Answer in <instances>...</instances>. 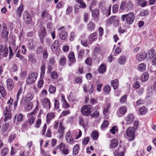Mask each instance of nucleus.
<instances>
[{
  "instance_id": "obj_1",
  "label": "nucleus",
  "mask_w": 156,
  "mask_h": 156,
  "mask_svg": "<svg viewBox=\"0 0 156 156\" xmlns=\"http://www.w3.org/2000/svg\"><path fill=\"white\" fill-rule=\"evenodd\" d=\"M135 16L133 12H130L128 14L122 15L121 16L122 21L128 24H131L135 19Z\"/></svg>"
},
{
  "instance_id": "obj_2",
  "label": "nucleus",
  "mask_w": 156,
  "mask_h": 156,
  "mask_svg": "<svg viewBox=\"0 0 156 156\" xmlns=\"http://www.w3.org/2000/svg\"><path fill=\"white\" fill-rule=\"evenodd\" d=\"M133 7V5L130 1H129L127 3L122 2L121 3L119 11L121 12H123L124 10L131 11Z\"/></svg>"
},
{
  "instance_id": "obj_3",
  "label": "nucleus",
  "mask_w": 156,
  "mask_h": 156,
  "mask_svg": "<svg viewBox=\"0 0 156 156\" xmlns=\"http://www.w3.org/2000/svg\"><path fill=\"white\" fill-rule=\"evenodd\" d=\"M92 106L90 105H83L81 109V113L84 115L88 116L91 113Z\"/></svg>"
},
{
  "instance_id": "obj_4",
  "label": "nucleus",
  "mask_w": 156,
  "mask_h": 156,
  "mask_svg": "<svg viewBox=\"0 0 156 156\" xmlns=\"http://www.w3.org/2000/svg\"><path fill=\"white\" fill-rule=\"evenodd\" d=\"M136 127L133 128L132 126L129 127L126 131V135L129 137H133L129 140L130 141H133L134 138L135 133Z\"/></svg>"
},
{
  "instance_id": "obj_5",
  "label": "nucleus",
  "mask_w": 156,
  "mask_h": 156,
  "mask_svg": "<svg viewBox=\"0 0 156 156\" xmlns=\"http://www.w3.org/2000/svg\"><path fill=\"white\" fill-rule=\"evenodd\" d=\"M37 77V74L36 72H34L30 74L28 76L26 83L28 84H32L36 80Z\"/></svg>"
},
{
  "instance_id": "obj_6",
  "label": "nucleus",
  "mask_w": 156,
  "mask_h": 156,
  "mask_svg": "<svg viewBox=\"0 0 156 156\" xmlns=\"http://www.w3.org/2000/svg\"><path fill=\"white\" fill-rule=\"evenodd\" d=\"M23 18L24 21L26 23L29 24L31 23L32 19L28 11H25L24 12Z\"/></svg>"
},
{
  "instance_id": "obj_7",
  "label": "nucleus",
  "mask_w": 156,
  "mask_h": 156,
  "mask_svg": "<svg viewBox=\"0 0 156 156\" xmlns=\"http://www.w3.org/2000/svg\"><path fill=\"white\" fill-rule=\"evenodd\" d=\"M64 129H65L63 126L62 122H60L59 123L58 129V133L60 134V135L58 136V138L59 139H61L62 138Z\"/></svg>"
},
{
  "instance_id": "obj_8",
  "label": "nucleus",
  "mask_w": 156,
  "mask_h": 156,
  "mask_svg": "<svg viewBox=\"0 0 156 156\" xmlns=\"http://www.w3.org/2000/svg\"><path fill=\"white\" fill-rule=\"evenodd\" d=\"M42 105L47 109H49L51 107L50 100L47 98H44L42 100Z\"/></svg>"
},
{
  "instance_id": "obj_9",
  "label": "nucleus",
  "mask_w": 156,
  "mask_h": 156,
  "mask_svg": "<svg viewBox=\"0 0 156 156\" xmlns=\"http://www.w3.org/2000/svg\"><path fill=\"white\" fill-rule=\"evenodd\" d=\"M0 52L3 53L2 55L3 57H6L7 56L8 48L5 45L0 44Z\"/></svg>"
},
{
  "instance_id": "obj_10",
  "label": "nucleus",
  "mask_w": 156,
  "mask_h": 156,
  "mask_svg": "<svg viewBox=\"0 0 156 156\" xmlns=\"http://www.w3.org/2000/svg\"><path fill=\"white\" fill-rule=\"evenodd\" d=\"M45 30V28L41 27L40 28L39 31V36L41 42H42L44 37L46 35V32Z\"/></svg>"
},
{
  "instance_id": "obj_11",
  "label": "nucleus",
  "mask_w": 156,
  "mask_h": 156,
  "mask_svg": "<svg viewBox=\"0 0 156 156\" xmlns=\"http://www.w3.org/2000/svg\"><path fill=\"white\" fill-rule=\"evenodd\" d=\"M146 54L144 52H141L137 54L136 56V59L139 61H141L144 60L146 57Z\"/></svg>"
},
{
  "instance_id": "obj_12",
  "label": "nucleus",
  "mask_w": 156,
  "mask_h": 156,
  "mask_svg": "<svg viewBox=\"0 0 156 156\" xmlns=\"http://www.w3.org/2000/svg\"><path fill=\"white\" fill-rule=\"evenodd\" d=\"M16 118L17 121L21 122L23 119V115L21 113L16 114L14 117L13 119V121L14 123H15L16 121Z\"/></svg>"
},
{
  "instance_id": "obj_13",
  "label": "nucleus",
  "mask_w": 156,
  "mask_h": 156,
  "mask_svg": "<svg viewBox=\"0 0 156 156\" xmlns=\"http://www.w3.org/2000/svg\"><path fill=\"white\" fill-rule=\"evenodd\" d=\"M134 117L132 114L128 115L126 118V123L127 124H130L134 119Z\"/></svg>"
},
{
  "instance_id": "obj_14",
  "label": "nucleus",
  "mask_w": 156,
  "mask_h": 156,
  "mask_svg": "<svg viewBox=\"0 0 156 156\" xmlns=\"http://www.w3.org/2000/svg\"><path fill=\"white\" fill-rule=\"evenodd\" d=\"M97 34L96 32H94L93 33L90 34L89 37V40L90 44L92 42L95 41L97 40Z\"/></svg>"
},
{
  "instance_id": "obj_15",
  "label": "nucleus",
  "mask_w": 156,
  "mask_h": 156,
  "mask_svg": "<svg viewBox=\"0 0 156 156\" xmlns=\"http://www.w3.org/2000/svg\"><path fill=\"white\" fill-rule=\"evenodd\" d=\"M7 86L9 90H11L14 87L13 82L11 79H8L7 80Z\"/></svg>"
},
{
  "instance_id": "obj_16",
  "label": "nucleus",
  "mask_w": 156,
  "mask_h": 156,
  "mask_svg": "<svg viewBox=\"0 0 156 156\" xmlns=\"http://www.w3.org/2000/svg\"><path fill=\"white\" fill-rule=\"evenodd\" d=\"M34 114V112H32L29 113L28 115V116L29 117L28 123L30 125L34 123L35 121V116L33 115Z\"/></svg>"
},
{
  "instance_id": "obj_17",
  "label": "nucleus",
  "mask_w": 156,
  "mask_h": 156,
  "mask_svg": "<svg viewBox=\"0 0 156 156\" xmlns=\"http://www.w3.org/2000/svg\"><path fill=\"white\" fill-rule=\"evenodd\" d=\"M156 55V53H155V51L153 49H151V50H149L147 52V54L146 55L147 56V57L150 58L151 59V60L153 58L154 56H155Z\"/></svg>"
},
{
  "instance_id": "obj_18",
  "label": "nucleus",
  "mask_w": 156,
  "mask_h": 156,
  "mask_svg": "<svg viewBox=\"0 0 156 156\" xmlns=\"http://www.w3.org/2000/svg\"><path fill=\"white\" fill-rule=\"evenodd\" d=\"M3 26V28L2 31V33L1 36L2 37L7 38L8 34V32L7 31V29L6 25L5 24H4Z\"/></svg>"
},
{
  "instance_id": "obj_19",
  "label": "nucleus",
  "mask_w": 156,
  "mask_h": 156,
  "mask_svg": "<svg viewBox=\"0 0 156 156\" xmlns=\"http://www.w3.org/2000/svg\"><path fill=\"white\" fill-rule=\"evenodd\" d=\"M106 70V64L104 63L100 66L98 68L99 72L101 74L105 72Z\"/></svg>"
},
{
  "instance_id": "obj_20",
  "label": "nucleus",
  "mask_w": 156,
  "mask_h": 156,
  "mask_svg": "<svg viewBox=\"0 0 156 156\" xmlns=\"http://www.w3.org/2000/svg\"><path fill=\"white\" fill-rule=\"evenodd\" d=\"M59 44V41L58 40H55L52 45L51 47L52 50L53 51L57 50Z\"/></svg>"
},
{
  "instance_id": "obj_21",
  "label": "nucleus",
  "mask_w": 156,
  "mask_h": 156,
  "mask_svg": "<svg viewBox=\"0 0 156 156\" xmlns=\"http://www.w3.org/2000/svg\"><path fill=\"white\" fill-rule=\"evenodd\" d=\"M66 139L67 141L70 143H72L73 142L74 140L72 138V137L70 133V132L68 131L66 134Z\"/></svg>"
},
{
  "instance_id": "obj_22",
  "label": "nucleus",
  "mask_w": 156,
  "mask_h": 156,
  "mask_svg": "<svg viewBox=\"0 0 156 156\" xmlns=\"http://www.w3.org/2000/svg\"><path fill=\"white\" fill-rule=\"evenodd\" d=\"M61 101L62 102V106L64 108L67 109L70 107V105L65 100L64 96H62L61 97Z\"/></svg>"
},
{
  "instance_id": "obj_23",
  "label": "nucleus",
  "mask_w": 156,
  "mask_h": 156,
  "mask_svg": "<svg viewBox=\"0 0 156 156\" xmlns=\"http://www.w3.org/2000/svg\"><path fill=\"white\" fill-rule=\"evenodd\" d=\"M5 118V120L7 121V120L10 119L12 117V115L11 113L7 110V107H6V110L4 112Z\"/></svg>"
},
{
  "instance_id": "obj_24",
  "label": "nucleus",
  "mask_w": 156,
  "mask_h": 156,
  "mask_svg": "<svg viewBox=\"0 0 156 156\" xmlns=\"http://www.w3.org/2000/svg\"><path fill=\"white\" fill-rule=\"evenodd\" d=\"M119 81L118 80H114L111 81V86L113 87L114 90L118 88Z\"/></svg>"
},
{
  "instance_id": "obj_25",
  "label": "nucleus",
  "mask_w": 156,
  "mask_h": 156,
  "mask_svg": "<svg viewBox=\"0 0 156 156\" xmlns=\"http://www.w3.org/2000/svg\"><path fill=\"white\" fill-rule=\"evenodd\" d=\"M33 104L32 102L26 101L25 103V109L26 110H30L33 108Z\"/></svg>"
},
{
  "instance_id": "obj_26",
  "label": "nucleus",
  "mask_w": 156,
  "mask_h": 156,
  "mask_svg": "<svg viewBox=\"0 0 156 156\" xmlns=\"http://www.w3.org/2000/svg\"><path fill=\"white\" fill-rule=\"evenodd\" d=\"M0 93L3 98L5 97L6 95V91L3 85H0Z\"/></svg>"
},
{
  "instance_id": "obj_27",
  "label": "nucleus",
  "mask_w": 156,
  "mask_h": 156,
  "mask_svg": "<svg viewBox=\"0 0 156 156\" xmlns=\"http://www.w3.org/2000/svg\"><path fill=\"white\" fill-rule=\"evenodd\" d=\"M126 58L125 56H122L120 57L118 60V63L120 65L124 64L126 62Z\"/></svg>"
},
{
  "instance_id": "obj_28",
  "label": "nucleus",
  "mask_w": 156,
  "mask_h": 156,
  "mask_svg": "<svg viewBox=\"0 0 156 156\" xmlns=\"http://www.w3.org/2000/svg\"><path fill=\"white\" fill-rule=\"evenodd\" d=\"M27 45L30 50H34L35 46V42L33 40H31L28 43Z\"/></svg>"
},
{
  "instance_id": "obj_29",
  "label": "nucleus",
  "mask_w": 156,
  "mask_h": 156,
  "mask_svg": "<svg viewBox=\"0 0 156 156\" xmlns=\"http://www.w3.org/2000/svg\"><path fill=\"white\" fill-rule=\"evenodd\" d=\"M92 16H93L94 19H96L98 18V16L99 11L98 9H96L95 10H91Z\"/></svg>"
},
{
  "instance_id": "obj_30",
  "label": "nucleus",
  "mask_w": 156,
  "mask_h": 156,
  "mask_svg": "<svg viewBox=\"0 0 156 156\" xmlns=\"http://www.w3.org/2000/svg\"><path fill=\"white\" fill-rule=\"evenodd\" d=\"M66 58L64 56L60 57L59 60V64L61 66H63L66 63Z\"/></svg>"
},
{
  "instance_id": "obj_31",
  "label": "nucleus",
  "mask_w": 156,
  "mask_h": 156,
  "mask_svg": "<svg viewBox=\"0 0 156 156\" xmlns=\"http://www.w3.org/2000/svg\"><path fill=\"white\" fill-rule=\"evenodd\" d=\"M149 75L147 72H145L141 76V79L142 82H145L149 79Z\"/></svg>"
},
{
  "instance_id": "obj_32",
  "label": "nucleus",
  "mask_w": 156,
  "mask_h": 156,
  "mask_svg": "<svg viewBox=\"0 0 156 156\" xmlns=\"http://www.w3.org/2000/svg\"><path fill=\"white\" fill-rule=\"evenodd\" d=\"M95 27V23L91 22H89L87 25V28L88 30L91 31L92 30H94Z\"/></svg>"
},
{
  "instance_id": "obj_33",
  "label": "nucleus",
  "mask_w": 156,
  "mask_h": 156,
  "mask_svg": "<svg viewBox=\"0 0 156 156\" xmlns=\"http://www.w3.org/2000/svg\"><path fill=\"white\" fill-rule=\"evenodd\" d=\"M67 34L66 32L63 30L60 31L59 36L60 38L63 40H65L67 37Z\"/></svg>"
},
{
  "instance_id": "obj_34",
  "label": "nucleus",
  "mask_w": 156,
  "mask_h": 156,
  "mask_svg": "<svg viewBox=\"0 0 156 156\" xmlns=\"http://www.w3.org/2000/svg\"><path fill=\"white\" fill-rule=\"evenodd\" d=\"M139 114L141 115H143L145 114L147 111V109L144 106L140 107L139 110Z\"/></svg>"
},
{
  "instance_id": "obj_35",
  "label": "nucleus",
  "mask_w": 156,
  "mask_h": 156,
  "mask_svg": "<svg viewBox=\"0 0 156 156\" xmlns=\"http://www.w3.org/2000/svg\"><path fill=\"white\" fill-rule=\"evenodd\" d=\"M118 144L117 140L115 139H113L111 141L110 146L112 148L118 146Z\"/></svg>"
},
{
  "instance_id": "obj_36",
  "label": "nucleus",
  "mask_w": 156,
  "mask_h": 156,
  "mask_svg": "<svg viewBox=\"0 0 156 156\" xmlns=\"http://www.w3.org/2000/svg\"><path fill=\"white\" fill-rule=\"evenodd\" d=\"M69 60L71 63H74L76 62L75 59V57L74 53L73 52H72L68 56Z\"/></svg>"
},
{
  "instance_id": "obj_37",
  "label": "nucleus",
  "mask_w": 156,
  "mask_h": 156,
  "mask_svg": "<svg viewBox=\"0 0 156 156\" xmlns=\"http://www.w3.org/2000/svg\"><path fill=\"white\" fill-rule=\"evenodd\" d=\"M55 117L54 114L53 112L49 113L47 115V122L48 123Z\"/></svg>"
},
{
  "instance_id": "obj_38",
  "label": "nucleus",
  "mask_w": 156,
  "mask_h": 156,
  "mask_svg": "<svg viewBox=\"0 0 156 156\" xmlns=\"http://www.w3.org/2000/svg\"><path fill=\"white\" fill-rule=\"evenodd\" d=\"M45 66L44 64H42L41 67V77L43 78L45 74Z\"/></svg>"
},
{
  "instance_id": "obj_39",
  "label": "nucleus",
  "mask_w": 156,
  "mask_h": 156,
  "mask_svg": "<svg viewBox=\"0 0 156 156\" xmlns=\"http://www.w3.org/2000/svg\"><path fill=\"white\" fill-rule=\"evenodd\" d=\"M111 88L110 85H105L103 88L104 92L106 94L109 93L111 91Z\"/></svg>"
},
{
  "instance_id": "obj_40",
  "label": "nucleus",
  "mask_w": 156,
  "mask_h": 156,
  "mask_svg": "<svg viewBox=\"0 0 156 156\" xmlns=\"http://www.w3.org/2000/svg\"><path fill=\"white\" fill-rule=\"evenodd\" d=\"M146 69V65L144 63H141L138 66V69L140 71H144Z\"/></svg>"
},
{
  "instance_id": "obj_41",
  "label": "nucleus",
  "mask_w": 156,
  "mask_h": 156,
  "mask_svg": "<svg viewBox=\"0 0 156 156\" xmlns=\"http://www.w3.org/2000/svg\"><path fill=\"white\" fill-rule=\"evenodd\" d=\"M147 2L146 0H137V4L138 5L142 7L146 6Z\"/></svg>"
},
{
  "instance_id": "obj_42",
  "label": "nucleus",
  "mask_w": 156,
  "mask_h": 156,
  "mask_svg": "<svg viewBox=\"0 0 156 156\" xmlns=\"http://www.w3.org/2000/svg\"><path fill=\"white\" fill-rule=\"evenodd\" d=\"M23 5L21 4L20 6L17 9V13L19 17H20L21 15L22 12L23 10Z\"/></svg>"
},
{
  "instance_id": "obj_43",
  "label": "nucleus",
  "mask_w": 156,
  "mask_h": 156,
  "mask_svg": "<svg viewBox=\"0 0 156 156\" xmlns=\"http://www.w3.org/2000/svg\"><path fill=\"white\" fill-rule=\"evenodd\" d=\"M81 44L84 46L87 47L88 44L87 43L86 38L84 37H81L80 38Z\"/></svg>"
},
{
  "instance_id": "obj_44",
  "label": "nucleus",
  "mask_w": 156,
  "mask_h": 156,
  "mask_svg": "<svg viewBox=\"0 0 156 156\" xmlns=\"http://www.w3.org/2000/svg\"><path fill=\"white\" fill-rule=\"evenodd\" d=\"M33 94L32 93H28L26 96V98L25 99V101L30 102L33 98Z\"/></svg>"
},
{
  "instance_id": "obj_45",
  "label": "nucleus",
  "mask_w": 156,
  "mask_h": 156,
  "mask_svg": "<svg viewBox=\"0 0 156 156\" xmlns=\"http://www.w3.org/2000/svg\"><path fill=\"white\" fill-rule=\"evenodd\" d=\"M79 148V145L77 144L74 146L73 149V155H76L78 153Z\"/></svg>"
},
{
  "instance_id": "obj_46",
  "label": "nucleus",
  "mask_w": 156,
  "mask_h": 156,
  "mask_svg": "<svg viewBox=\"0 0 156 156\" xmlns=\"http://www.w3.org/2000/svg\"><path fill=\"white\" fill-rule=\"evenodd\" d=\"M76 1L80 4V8H84L86 7V4L83 2V0H76Z\"/></svg>"
},
{
  "instance_id": "obj_47",
  "label": "nucleus",
  "mask_w": 156,
  "mask_h": 156,
  "mask_svg": "<svg viewBox=\"0 0 156 156\" xmlns=\"http://www.w3.org/2000/svg\"><path fill=\"white\" fill-rule=\"evenodd\" d=\"M119 112L120 114L124 115L125 114L127 111L126 108L124 106H121L119 108Z\"/></svg>"
},
{
  "instance_id": "obj_48",
  "label": "nucleus",
  "mask_w": 156,
  "mask_h": 156,
  "mask_svg": "<svg viewBox=\"0 0 156 156\" xmlns=\"http://www.w3.org/2000/svg\"><path fill=\"white\" fill-rule=\"evenodd\" d=\"M9 125V123H8L3 124L2 126V131L4 132L6 131L8 128Z\"/></svg>"
},
{
  "instance_id": "obj_49",
  "label": "nucleus",
  "mask_w": 156,
  "mask_h": 156,
  "mask_svg": "<svg viewBox=\"0 0 156 156\" xmlns=\"http://www.w3.org/2000/svg\"><path fill=\"white\" fill-rule=\"evenodd\" d=\"M56 90V87L54 86L51 85L49 88V91L50 93L53 94L55 92Z\"/></svg>"
},
{
  "instance_id": "obj_50",
  "label": "nucleus",
  "mask_w": 156,
  "mask_h": 156,
  "mask_svg": "<svg viewBox=\"0 0 156 156\" xmlns=\"http://www.w3.org/2000/svg\"><path fill=\"white\" fill-rule=\"evenodd\" d=\"M92 136L94 140H97L98 138V133L96 131L92 133Z\"/></svg>"
},
{
  "instance_id": "obj_51",
  "label": "nucleus",
  "mask_w": 156,
  "mask_h": 156,
  "mask_svg": "<svg viewBox=\"0 0 156 156\" xmlns=\"http://www.w3.org/2000/svg\"><path fill=\"white\" fill-rule=\"evenodd\" d=\"M54 108L56 109L59 108V102L57 99H55L54 100Z\"/></svg>"
},
{
  "instance_id": "obj_52",
  "label": "nucleus",
  "mask_w": 156,
  "mask_h": 156,
  "mask_svg": "<svg viewBox=\"0 0 156 156\" xmlns=\"http://www.w3.org/2000/svg\"><path fill=\"white\" fill-rule=\"evenodd\" d=\"M8 152V149L6 147L2 149L1 152V154L3 156H4L6 155Z\"/></svg>"
},
{
  "instance_id": "obj_53",
  "label": "nucleus",
  "mask_w": 156,
  "mask_h": 156,
  "mask_svg": "<svg viewBox=\"0 0 156 156\" xmlns=\"http://www.w3.org/2000/svg\"><path fill=\"white\" fill-rule=\"evenodd\" d=\"M51 76L53 79H56L58 76V73L56 71H53L51 73Z\"/></svg>"
},
{
  "instance_id": "obj_54",
  "label": "nucleus",
  "mask_w": 156,
  "mask_h": 156,
  "mask_svg": "<svg viewBox=\"0 0 156 156\" xmlns=\"http://www.w3.org/2000/svg\"><path fill=\"white\" fill-rule=\"evenodd\" d=\"M85 63L89 66L91 65L92 64V60L91 58L88 57L85 60Z\"/></svg>"
},
{
  "instance_id": "obj_55",
  "label": "nucleus",
  "mask_w": 156,
  "mask_h": 156,
  "mask_svg": "<svg viewBox=\"0 0 156 156\" xmlns=\"http://www.w3.org/2000/svg\"><path fill=\"white\" fill-rule=\"evenodd\" d=\"M42 52V47L41 45L38 46L36 49V52L37 54H40Z\"/></svg>"
},
{
  "instance_id": "obj_56",
  "label": "nucleus",
  "mask_w": 156,
  "mask_h": 156,
  "mask_svg": "<svg viewBox=\"0 0 156 156\" xmlns=\"http://www.w3.org/2000/svg\"><path fill=\"white\" fill-rule=\"evenodd\" d=\"M16 135L15 134H13L11 135L9 137V142H12L14 139L16 138Z\"/></svg>"
},
{
  "instance_id": "obj_57",
  "label": "nucleus",
  "mask_w": 156,
  "mask_h": 156,
  "mask_svg": "<svg viewBox=\"0 0 156 156\" xmlns=\"http://www.w3.org/2000/svg\"><path fill=\"white\" fill-rule=\"evenodd\" d=\"M136 105L139 106L144 103V101L141 99H140L138 100L136 102Z\"/></svg>"
},
{
  "instance_id": "obj_58",
  "label": "nucleus",
  "mask_w": 156,
  "mask_h": 156,
  "mask_svg": "<svg viewBox=\"0 0 156 156\" xmlns=\"http://www.w3.org/2000/svg\"><path fill=\"white\" fill-rule=\"evenodd\" d=\"M118 5L117 4H115L112 7V11L113 12H117L118 10Z\"/></svg>"
},
{
  "instance_id": "obj_59",
  "label": "nucleus",
  "mask_w": 156,
  "mask_h": 156,
  "mask_svg": "<svg viewBox=\"0 0 156 156\" xmlns=\"http://www.w3.org/2000/svg\"><path fill=\"white\" fill-rule=\"evenodd\" d=\"M99 115V111H96L93 113L91 115V116L93 117L97 118Z\"/></svg>"
},
{
  "instance_id": "obj_60",
  "label": "nucleus",
  "mask_w": 156,
  "mask_h": 156,
  "mask_svg": "<svg viewBox=\"0 0 156 156\" xmlns=\"http://www.w3.org/2000/svg\"><path fill=\"white\" fill-rule=\"evenodd\" d=\"M89 138L85 137L82 140V143L84 145H86L89 142Z\"/></svg>"
},
{
  "instance_id": "obj_61",
  "label": "nucleus",
  "mask_w": 156,
  "mask_h": 156,
  "mask_svg": "<svg viewBox=\"0 0 156 156\" xmlns=\"http://www.w3.org/2000/svg\"><path fill=\"white\" fill-rule=\"evenodd\" d=\"M43 54V57L44 58L46 59L47 58L48 55L47 50L45 48L44 49Z\"/></svg>"
},
{
  "instance_id": "obj_62",
  "label": "nucleus",
  "mask_w": 156,
  "mask_h": 156,
  "mask_svg": "<svg viewBox=\"0 0 156 156\" xmlns=\"http://www.w3.org/2000/svg\"><path fill=\"white\" fill-rule=\"evenodd\" d=\"M116 16H112L110 17L108 20V23L109 24L112 23L113 21L115 19Z\"/></svg>"
},
{
  "instance_id": "obj_63",
  "label": "nucleus",
  "mask_w": 156,
  "mask_h": 156,
  "mask_svg": "<svg viewBox=\"0 0 156 156\" xmlns=\"http://www.w3.org/2000/svg\"><path fill=\"white\" fill-rule=\"evenodd\" d=\"M57 147H58V149H59V150L61 151L65 148V145L63 143H62Z\"/></svg>"
},
{
  "instance_id": "obj_64",
  "label": "nucleus",
  "mask_w": 156,
  "mask_h": 156,
  "mask_svg": "<svg viewBox=\"0 0 156 156\" xmlns=\"http://www.w3.org/2000/svg\"><path fill=\"white\" fill-rule=\"evenodd\" d=\"M62 154L65 155H66L69 153V151L68 149L65 148L61 151Z\"/></svg>"
}]
</instances>
